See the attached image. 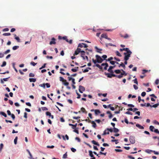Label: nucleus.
<instances>
[{
  "mask_svg": "<svg viewBox=\"0 0 159 159\" xmlns=\"http://www.w3.org/2000/svg\"><path fill=\"white\" fill-rule=\"evenodd\" d=\"M132 52L130 51H127V52L124 53V54L125 55L124 58V60H128Z\"/></svg>",
  "mask_w": 159,
  "mask_h": 159,
  "instance_id": "f257e3e1",
  "label": "nucleus"
},
{
  "mask_svg": "<svg viewBox=\"0 0 159 159\" xmlns=\"http://www.w3.org/2000/svg\"><path fill=\"white\" fill-rule=\"evenodd\" d=\"M95 57L98 63H101L103 61V59L98 55H96Z\"/></svg>",
  "mask_w": 159,
  "mask_h": 159,
  "instance_id": "f03ea898",
  "label": "nucleus"
},
{
  "mask_svg": "<svg viewBox=\"0 0 159 159\" xmlns=\"http://www.w3.org/2000/svg\"><path fill=\"white\" fill-rule=\"evenodd\" d=\"M129 140L132 144H134L135 143V137L134 136H130L129 138Z\"/></svg>",
  "mask_w": 159,
  "mask_h": 159,
  "instance_id": "7ed1b4c3",
  "label": "nucleus"
},
{
  "mask_svg": "<svg viewBox=\"0 0 159 159\" xmlns=\"http://www.w3.org/2000/svg\"><path fill=\"white\" fill-rule=\"evenodd\" d=\"M105 74L107 76V77L109 78H111L112 77H115V75L113 74L105 73Z\"/></svg>",
  "mask_w": 159,
  "mask_h": 159,
  "instance_id": "20e7f679",
  "label": "nucleus"
},
{
  "mask_svg": "<svg viewBox=\"0 0 159 159\" xmlns=\"http://www.w3.org/2000/svg\"><path fill=\"white\" fill-rule=\"evenodd\" d=\"M84 87L80 85L79 86V91L80 93H82L84 91Z\"/></svg>",
  "mask_w": 159,
  "mask_h": 159,
  "instance_id": "39448f33",
  "label": "nucleus"
},
{
  "mask_svg": "<svg viewBox=\"0 0 159 159\" xmlns=\"http://www.w3.org/2000/svg\"><path fill=\"white\" fill-rule=\"evenodd\" d=\"M101 66H105L104 67V70H107V67L108 66V65L107 63H103L101 64Z\"/></svg>",
  "mask_w": 159,
  "mask_h": 159,
  "instance_id": "423d86ee",
  "label": "nucleus"
},
{
  "mask_svg": "<svg viewBox=\"0 0 159 159\" xmlns=\"http://www.w3.org/2000/svg\"><path fill=\"white\" fill-rule=\"evenodd\" d=\"M81 49L80 48H77L76 50L75 51L74 55H77L79 54V53L81 52Z\"/></svg>",
  "mask_w": 159,
  "mask_h": 159,
  "instance_id": "0eeeda50",
  "label": "nucleus"
},
{
  "mask_svg": "<svg viewBox=\"0 0 159 159\" xmlns=\"http://www.w3.org/2000/svg\"><path fill=\"white\" fill-rule=\"evenodd\" d=\"M55 40L56 39L54 38H52L51 39V41L50 42L49 44L50 45L56 44V42H55Z\"/></svg>",
  "mask_w": 159,
  "mask_h": 159,
  "instance_id": "6e6552de",
  "label": "nucleus"
},
{
  "mask_svg": "<svg viewBox=\"0 0 159 159\" xmlns=\"http://www.w3.org/2000/svg\"><path fill=\"white\" fill-rule=\"evenodd\" d=\"M89 122L91 123L92 124V127L94 128H96L97 125L96 123H95V121H91L90 120H89Z\"/></svg>",
  "mask_w": 159,
  "mask_h": 159,
  "instance_id": "1a4fd4ad",
  "label": "nucleus"
},
{
  "mask_svg": "<svg viewBox=\"0 0 159 159\" xmlns=\"http://www.w3.org/2000/svg\"><path fill=\"white\" fill-rule=\"evenodd\" d=\"M91 111H94L95 114L96 115H98V114H99L101 113L100 111L99 110H94L92 109Z\"/></svg>",
  "mask_w": 159,
  "mask_h": 159,
  "instance_id": "9d476101",
  "label": "nucleus"
},
{
  "mask_svg": "<svg viewBox=\"0 0 159 159\" xmlns=\"http://www.w3.org/2000/svg\"><path fill=\"white\" fill-rule=\"evenodd\" d=\"M80 52L81 57L83 58L84 60L85 59V57L84 56L85 55V52L84 51L82 50Z\"/></svg>",
  "mask_w": 159,
  "mask_h": 159,
  "instance_id": "9b49d317",
  "label": "nucleus"
},
{
  "mask_svg": "<svg viewBox=\"0 0 159 159\" xmlns=\"http://www.w3.org/2000/svg\"><path fill=\"white\" fill-rule=\"evenodd\" d=\"M120 50L121 52L123 51H126V52H127V51H130L128 48H120Z\"/></svg>",
  "mask_w": 159,
  "mask_h": 159,
  "instance_id": "f8f14e48",
  "label": "nucleus"
},
{
  "mask_svg": "<svg viewBox=\"0 0 159 159\" xmlns=\"http://www.w3.org/2000/svg\"><path fill=\"white\" fill-rule=\"evenodd\" d=\"M136 127L139 128L140 129H144V127L143 126L141 125H140L138 124H136Z\"/></svg>",
  "mask_w": 159,
  "mask_h": 159,
  "instance_id": "ddd939ff",
  "label": "nucleus"
},
{
  "mask_svg": "<svg viewBox=\"0 0 159 159\" xmlns=\"http://www.w3.org/2000/svg\"><path fill=\"white\" fill-rule=\"evenodd\" d=\"M107 114H109V117L110 119H111L113 116L112 114L111 113V112L110 111H107Z\"/></svg>",
  "mask_w": 159,
  "mask_h": 159,
  "instance_id": "4468645a",
  "label": "nucleus"
},
{
  "mask_svg": "<svg viewBox=\"0 0 159 159\" xmlns=\"http://www.w3.org/2000/svg\"><path fill=\"white\" fill-rule=\"evenodd\" d=\"M62 83L63 84L66 86H67L69 84V83L67 82L66 80H65L63 82H62Z\"/></svg>",
  "mask_w": 159,
  "mask_h": 159,
  "instance_id": "2eb2a0df",
  "label": "nucleus"
},
{
  "mask_svg": "<svg viewBox=\"0 0 159 159\" xmlns=\"http://www.w3.org/2000/svg\"><path fill=\"white\" fill-rule=\"evenodd\" d=\"M101 37L102 38H104L106 39H107V38L108 37L107 34H102L101 35Z\"/></svg>",
  "mask_w": 159,
  "mask_h": 159,
  "instance_id": "dca6fc26",
  "label": "nucleus"
},
{
  "mask_svg": "<svg viewBox=\"0 0 159 159\" xmlns=\"http://www.w3.org/2000/svg\"><path fill=\"white\" fill-rule=\"evenodd\" d=\"M92 143L98 146H99V144L97 142L95 141L94 140H93L91 141Z\"/></svg>",
  "mask_w": 159,
  "mask_h": 159,
  "instance_id": "f3484780",
  "label": "nucleus"
},
{
  "mask_svg": "<svg viewBox=\"0 0 159 159\" xmlns=\"http://www.w3.org/2000/svg\"><path fill=\"white\" fill-rule=\"evenodd\" d=\"M89 155L91 157H94L93 154V152L92 151L89 150Z\"/></svg>",
  "mask_w": 159,
  "mask_h": 159,
  "instance_id": "a211bd4d",
  "label": "nucleus"
},
{
  "mask_svg": "<svg viewBox=\"0 0 159 159\" xmlns=\"http://www.w3.org/2000/svg\"><path fill=\"white\" fill-rule=\"evenodd\" d=\"M15 39L18 42H20V39L19 37H17L16 34H14Z\"/></svg>",
  "mask_w": 159,
  "mask_h": 159,
  "instance_id": "6ab92c4d",
  "label": "nucleus"
},
{
  "mask_svg": "<svg viewBox=\"0 0 159 159\" xmlns=\"http://www.w3.org/2000/svg\"><path fill=\"white\" fill-rule=\"evenodd\" d=\"M121 66L123 67L124 69H125V65H124L123 62H121V63L119 65V67H120Z\"/></svg>",
  "mask_w": 159,
  "mask_h": 159,
  "instance_id": "aec40b11",
  "label": "nucleus"
},
{
  "mask_svg": "<svg viewBox=\"0 0 159 159\" xmlns=\"http://www.w3.org/2000/svg\"><path fill=\"white\" fill-rule=\"evenodd\" d=\"M29 81L30 82H35L36 81V79L35 78H30Z\"/></svg>",
  "mask_w": 159,
  "mask_h": 159,
  "instance_id": "412c9836",
  "label": "nucleus"
},
{
  "mask_svg": "<svg viewBox=\"0 0 159 159\" xmlns=\"http://www.w3.org/2000/svg\"><path fill=\"white\" fill-rule=\"evenodd\" d=\"M123 74H121L120 75H115V77H116L120 79L123 77Z\"/></svg>",
  "mask_w": 159,
  "mask_h": 159,
  "instance_id": "4be33fe9",
  "label": "nucleus"
},
{
  "mask_svg": "<svg viewBox=\"0 0 159 159\" xmlns=\"http://www.w3.org/2000/svg\"><path fill=\"white\" fill-rule=\"evenodd\" d=\"M95 66H96L97 67H98L99 69H100L101 70H102V66H100L98 64H96Z\"/></svg>",
  "mask_w": 159,
  "mask_h": 159,
  "instance_id": "5701e85b",
  "label": "nucleus"
},
{
  "mask_svg": "<svg viewBox=\"0 0 159 159\" xmlns=\"http://www.w3.org/2000/svg\"><path fill=\"white\" fill-rule=\"evenodd\" d=\"M95 66H96L97 67H98L99 69H100L101 70H102V66H100L98 64H96Z\"/></svg>",
  "mask_w": 159,
  "mask_h": 159,
  "instance_id": "b1692460",
  "label": "nucleus"
},
{
  "mask_svg": "<svg viewBox=\"0 0 159 159\" xmlns=\"http://www.w3.org/2000/svg\"><path fill=\"white\" fill-rule=\"evenodd\" d=\"M95 66H96L97 67H98L99 69H100L101 70H102V66H100L98 64H96Z\"/></svg>",
  "mask_w": 159,
  "mask_h": 159,
  "instance_id": "393cba45",
  "label": "nucleus"
},
{
  "mask_svg": "<svg viewBox=\"0 0 159 159\" xmlns=\"http://www.w3.org/2000/svg\"><path fill=\"white\" fill-rule=\"evenodd\" d=\"M150 70H142V74H143V75H144L145 73H146L147 72H148V71H150Z\"/></svg>",
  "mask_w": 159,
  "mask_h": 159,
  "instance_id": "a878e982",
  "label": "nucleus"
},
{
  "mask_svg": "<svg viewBox=\"0 0 159 159\" xmlns=\"http://www.w3.org/2000/svg\"><path fill=\"white\" fill-rule=\"evenodd\" d=\"M121 37L125 39H127L129 38V36L128 34H126L124 36H122Z\"/></svg>",
  "mask_w": 159,
  "mask_h": 159,
  "instance_id": "bb28decb",
  "label": "nucleus"
},
{
  "mask_svg": "<svg viewBox=\"0 0 159 159\" xmlns=\"http://www.w3.org/2000/svg\"><path fill=\"white\" fill-rule=\"evenodd\" d=\"M0 114L2 115L5 117H7V115L6 114L3 112H0Z\"/></svg>",
  "mask_w": 159,
  "mask_h": 159,
  "instance_id": "cd10ccee",
  "label": "nucleus"
},
{
  "mask_svg": "<svg viewBox=\"0 0 159 159\" xmlns=\"http://www.w3.org/2000/svg\"><path fill=\"white\" fill-rule=\"evenodd\" d=\"M116 55L118 56H119V57H121V54L118 51H116Z\"/></svg>",
  "mask_w": 159,
  "mask_h": 159,
  "instance_id": "c85d7f7f",
  "label": "nucleus"
},
{
  "mask_svg": "<svg viewBox=\"0 0 159 159\" xmlns=\"http://www.w3.org/2000/svg\"><path fill=\"white\" fill-rule=\"evenodd\" d=\"M62 39L64 40H66V41L67 42H69L68 39H67V37L66 36L62 37Z\"/></svg>",
  "mask_w": 159,
  "mask_h": 159,
  "instance_id": "c756f323",
  "label": "nucleus"
},
{
  "mask_svg": "<svg viewBox=\"0 0 159 159\" xmlns=\"http://www.w3.org/2000/svg\"><path fill=\"white\" fill-rule=\"evenodd\" d=\"M154 127L152 125H151L149 127V129L152 132H153V129H154Z\"/></svg>",
  "mask_w": 159,
  "mask_h": 159,
  "instance_id": "7c9ffc66",
  "label": "nucleus"
},
{
  "mask_svg": "<svg viewBox=\"0 0 159 159\" xmlns=\"http://www.w3.org/2000/svg\"><path fill=\"white\" fill-rule=\"evenodd\" d=\"M84 43H80L78 44V47H80L81 48H82L83 47H84Z\"/></svg>",
  "mask_w": 159,
  "mask_h": 159,
  "instance_id": "2f4dec72",
  "label": "nucleus"
},
{
  "mask_svg": "<svg viewBox=\"0 0 159 159\" xmlns=\"http://www.w3.org/2000/svg\"><path fill=\"white\" fill-rule=\"evenodd\" d=\"M113 129H114V130H113V131L115 133L118 132L119 131V130L118 129L116 128H114Z\"/></svg>",
  "mask_w": 159,
  "mask_h": 159,
  "instance_id": "473e14b6",
  "label": "nucleus"
},
{
  "mask_svg": "<svg viewBox=\"0 0 159 159\" xmlns=\"http://www.w3.org/2000/svg\"><path fill=\"white\" fill-rule=\"evenodd\" d=\"M114 72L116 74H120V70H114Z\"/></svg>",
  "mask_w": 159,
  "mask_h": 159,
  "instance_id": "72a5a7b5",
  "label": "nucleus"
},
{
  "mask_svg": "<svg viewBox=\"0 0 159 159\" xmlns=\"http://www.w3.org/2000/svg\"><path fill=\"white\" fill-rule=\"evenodd\" d=\"M159 105V103H157V104L153 105L151 107L156 108V107H157Z\"/></svg>",
  "mask_w": 159,
  "mask_h": 159,
  "instance_id": "f704fd0d",
  "label": "nucleus"
},
{
  "mask_svg": "<svg viewBox=\"0 0 159 159\" xmlns=\"http://www.w3.org/2000/svg\"><path fill=\"white\" fill-rule=\"evenodd\" d=\"M39 86L40 87H43L44 89L45 88V84L43 83V84H41L39 85Z\"/></svg>",
  "mask_w": 159,
  "mask_h": 159,
  "instance_id": "c9c22d12",
  "label": "nucleus"
},
{
  "mask_svg": "<svg viewBox=\"0 0 159 159\" xmlns=\"http://www.w3.org/2000/svg\"><path fill=\"white\" fill-rule=\"evenodd\" d=\"M11 35V34L10 33H4L2 34V35L5 36H10Z\"/></svg>",
  "mask_w": 159,
  "mask_h": 159,
  "instance_id": "e433bc0d",
  "label": "nucleus"
},
{
  "mask_svg": "<svg viewBox=\"0 0 159 159\" xmlns=\"http://www.w3.org/2000/svg\"><path fill=\"white\" fill-rule=\"evenodd\" d=\"M19 48V46H14L12 48V49L13 50H16V49H18Z\"/></svg>",
  "mask_w": 159,
  "mask_h": 159,
  "instance_id": "4c0bfd02",
  "label": "nucleus"
},
{
  "mask_svg": "<svg viewBox=\"0 0 159 159\" xmlns=\"http://www.w3.org/2000/svg\"><path fill=\"white\" fill-rule=\"evenodd\" d=\"M107 130V129L105 130L103 132V134H102V135H105L106 134H109V133L108 131L107 132H106V131Z\"/></svg>",
  "mask_w": 159,
  "mask_h": 159,
  "instance_id": "58836bf2",
  "label": "nucleus"
},
{
  "mask_svg": "<svg viewBox=\"0 0 159 159\" xmlns=\"http://www.w3.org/2000/svg\"><path fill=\"white\" fill-rule=\"evenodd\" d=\"M101 95H102L104 97H106V96L107 95V93H106L102 94V93H99L98 94V95L99 96H100Z\"/></svg>",
  "mask_w": 159,
  "mask_h": 159,
  "instance_id": "ea45409f",
  "label": "nucleus"
},
{
  "mask_svg": "<svg viewBox=\"0 0 159 159\" xmlns=\"http://www.w3.org/2000/svg\"><path fill=\"white\" fill-rule=\"evenodd\" d=\"M81 110L83 113H86V112H87L86 111L84 107H82L81 109Z\"/></svg>",
  "mask_w": 159,
  "mask_h": 159,
  "instance_id": "a19ab883",
  "label": "nucleus"
},
{
  "mask_svg": "<svg viewBox=\"0 0 159 159\" xmlns=\"http://www.w3.org/2000/svg\"><path fill=\"white\" fill-rule=\"evenodd\" d=\"M67 152H66L65 154H64L63 156V158H67Z\"/></svg>",
  "mask_w": 159,
  "mask_h": 159,
  "instance_id": "79ce46f5",
  "label": "nucleus"
},
{
  "mask_svg": "<svg viewBox=\"0 0 159 159\" xmlns=\"http://www.w3.org/2000/svg\"><path fill=\"white\" fill-rule=\"evenodd\" d=\"M102 57L103 58V60H105L106 61V60H107L106 58L107 57V56L106 55H104L102 56Z\"/></svg>",
  "mask_w": 159,
  "mask_h": 159,
  "instance_id": "37998d69",
  "label": "nucleus"
},
{
  "mask_svg": "<svg viewBox=\"0 0 159 159\" xmlns=\"http://www.w3.org/2000/svg\"><path fill=\"white\" fill-rule=\"evenodd\" d=\"M150 151L153 152L154 153V154L156 155H158L159 154V153L158 152H156L155 151L150 150Z\"/></svg>",
  "mask_w": 159,
  "mask_h": 159,
  "instance_id": "c03bdc74",
  "label": "nucleus"
},
{
  "mask_svg": "<svg viewBox=\"0 0 159 159\" xmlns=\"http://www.w3.org/2000/svg\"><path fill=\"white\" fill-rule=\"evenodd\" d=\"M6 65V62L5 61H3L2 64L1 65L2 67H4Z\"/></svg>",
  "mask_w": 159,
  "mask_h": 159,
  "instance_id": "a18cd8bd",
  "label": "nucleus"
},
{
  "mask_svg": "<svg viewBox=\"0 0 159 159\" xmlns=\"http://www.w3.org/2000/svg\"><path fill=\"white\" fill-rule=\"evenodd\" d=\"M113 59L112 57H111L110 58H108L107 60H106V61H111V60H113Z\"/></svg>",
  "mask_w": 159,
  "mask_h": 159,
  "instance_id": "49530a36",
  "label": "nucleus"
},
{
  "mask_svg": "<svg viewBox=\"0 0 159 159\" xmlns=\"http://www.w3.org/2000/svg\"><path fill=\"white\" fill-rule=\"evenodd\" d=\"M76 94H77V98H78V99H79V98H80V95L77 92V91L76 90Z\"/></svg>",
  "mask_w": 159,
  "mask_h": 159,
  "instance_id": "de8ad7c7",
  "label": "nucleus"
},
{
  "mask_svg": "<svg viewBox=\"0 0 159 159\" xmlns=\"http://www.w3.org/2000/svg\"><path fill=\"white\" fill-rule=\"evenodd\" d=\"M17 139H18V137H17L16 136L15 137V139L14 140V143L15 144H16V143H17Z\"/></svg>",
  "mask_w": 159,
  "mask_h": 159,
  "instance_id": "09e8293b",
  "label": "nucleus"
},
{
  "mask_svg": "<svg viewBox=\"0 0 159 159\" xmlns=\"http://www.w3.org/2000/svg\"><path fill=\"white\" fill-rule=\"evenodd\" d=\"M121 70L122 71V73H121V74H123V75H127V74L125 73V71H124L122 69H121Z\"/></svg>",
  "mask_w": 159,
  "mask_h": 159,
  "instance_id": "8fccbe9b",
  "label": "nucleus"
},
{
  "mask_svg": "<svg viewBox=\"0 0 159 159\" xmlns=\"http://www.w3.org/2000/svg\"><path fill=\"white\" fill-rule=\"evenodd\" d=\"M43 111H47L48 110V109L45 107H43L41 108Z\"/></svg>",
  "mask_w": 159,
  "mask_h": 159,
  "instance_id": "3c124183",
  "label": "nucleus"
},
{
  "mask_svg": "<svg viewBox=\"0 0 159 159\" xmlns=\"http://www.w3.org/2000/svg\"><path fill=\"white\" fill-rule=\"evenodd\" d=\"M29 76L30 77H33L34 76V74L32 73H31L29 74Z\"/></svg>",
  "mask_w": 159,
  "mask_h": 159,
  "instance_id": "603ef678",
  "label": "nucleus"
},
{
  "mask_svg": "<svg viewBox=\"0 0 159 159\" xmlns=\"http://www.w3.org/2000/svg\"><path fill=\"white\" fill-rule=\"evenodd\" d=\"M153 123L155 124L159 125V122L156 120H154Z\"/></svg>",
  "mask_w": 159,
  "mask_h": 159,
  "instance_id": "864d4df0",
  "label": "nucleus"
},
{
  "mask_svg": "<svg viewBox=\"0 0 159 159\" xmlns=\"http://www.w3.org/2000/svg\"><path fill=\"white\" fill-rule=\"evenodd\" d=\"M76 129H74L73 130V131L75 132L77 134H79V132L78 130V128H77Z\"/></svg>",
  "mask_w": 159,
  "mask_h": 159,
  "instance_id": "5fc2aeb1",
  "label": "nucleus"
},
{
  "mask_svg": "<svg viewBox=\"0 0 159 159\" xmlns=\"http://www.w3.org/2000/svg\"><path fill=\"white\" fill-rule=\"evenodd\" d=\"M134 82V83L138 84V82L137 81V78H135L134 80H133Z\"/></svg>",
  "mask_w": 159,
  "mask_h": 159,
  "instance_id": "6e6d98bb",
  "label": "nucleus"
},
{
  "mask_svg": "<svg viewBox=\"0 0 159 159\" xmlns=\"http://www.w3.org/2000/svg\"><path fill=\"white\" fill-rule=\"evenodd\" d=\"M65 80L64 79L63 77H60V81H62V82H63Z\"/></svg>",
  "mask_w": 159,
  "mask_h": 159,
  "instance_id": "4d7b16f0",
  "label": "nucleus"
},
{
  "mask_svg": "<svg viewBox=\"0 0 159 159\" xmlns=\"http://www.w3.org/2000/svg\"><path fill=\"white\" fill-rule=\"evenodd\" d=\"M45 85L46 86V87L47 88H49L50 87V85L49 83H46L45 84Z\"/></svg>",
  "mask_w": 159,
  "mask_h": 159,
  "instance_id": "13d9d810",
  "label": "nucleus"
},
{
  "mask_svg": "<svg viewBox=\"0 0 159 159\" xmlns=\"http://www.w3.org/2000/svg\"><path fill=\"white\" fill-rule=\"evenodd\" d=\"M30 64L33 66H34L36 65L37 63H35L33 61H32L31 62Z\"/></svg>",
  "mask_w": 159,
  "mask_h": 159,
  "instance_id": "bf43d9fd",
  "label": "nucleus"
},
{
  "mask_svg": "<svg viewBox=\"0 0 159 159\" xmlns=\"http://www.w3.org/2000/svg\"><path fill=\"white\" fill-rule=\"evenodd\" d=\"M107 130L111 132H112L113 131V130L111 128H107Z\"/></svg>",
  "mask_w": 159,
  "mask_h": 159,
  "instance_id": "052dcab7",
  "label": "nucleus"
},
{
  "mask_svg": "<svg viewBox=\"0 0 159 159\" xmlns=\"http://www.w3.org/2000/svg\"><path fill=\"white\" fill-rule=\"evenodd\" d=\"M71 150L72 152H75L76 151V149H75V148H71Z\"/></svg>",
  "mask_w": 159,
  "mask_h": 159,
  "instance_id": "680f3d73",
  "label": "nucleus"
},
{
  "mask_svg": "<svg viewBox=\"0 0 159 159\" xmlns=\"http://www.w3.org/2000/svg\"><path fill=\"white\" fill-rule=\"evenodd\" d=\"M146 94V93L145 92H143L142 93L141 95L142 97H144L145 96Z\"/></svg>",
  "mask_w": 159,
  "mask_h": 159,
  "instance_id": "e2e57ef3",
  "label": "nucleus"
},
{
  "mask_svg": "<svg viewBox=\"0 0 159 159\" xmlns=\"http://www.w3.org/2000/svg\"><path fill=\"white\" fill-rule=\"evenodd\" d=\"M10 50L8 49V50H7L6 51H5L4 52V53L5 54H7V53H9L10 52Z\"/></svg>",
  "mask_w": 159,
  "mask_h": 159,
  "instance_id": "0e129e2a",
  "label": "nucleus"
},
{
  "mask_svg": "<svg viewBox=\"0 0 159 159\" xmlns=\"http://www.w3.org/2000/svg\"><path fill=\"white\" fill-rule=\"evenodd\" d=\"M27 113L26 112H25L24 113V117L25 118H27Z\"/></svg>",
  "mask_w": 159,
  "mask_h": 159,
  "instance_id": "69168bd1",
  "label": "nucleus"
},
{
  "mask_svg": "<svg viewBox=\"0 0 159 159\" xmlns=\"http://www.w3.org/2000/svg\"><path fill=\"white\" fill-rule=\"evenodd\" d=\"M115 61H110V63L112 65H114L115 63Z\"/></svg>",
  "mask_w": 159,
  "mask_h": 159,
  "instance_id": "338daca9",
  "label": "nucleus"
},
{
  "mask_svg": "<svg viewBox=\"0 0 159 159\" xmlns=\"http://www.w3.org/2000/svg\"><path fill=\"white\" fill-rule=\"evenodd\" d=\"M29 155L30 156V157H29V158H30V159H34V158L32 156L30 152L29 153Z\"/></svg>",
  "mask_w": 159,
  "mask_h": 159,
  "instance_id": "774afa93",
  "label": "nucleus"
}]
</instances>
